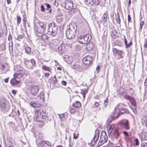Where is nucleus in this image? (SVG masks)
<instances>
[{
  "label": "nucleus",
  "mask_w": 147,
  "mask_h": 147,
  "mask_svg": "<svg viewBox=\"0 0 147 147\" xmlns=\"http://www.w3.org/2000/svg\"><path fill=\"white\" fill-rule=\"evenodd\" d=\"M44 111L40 109L36 110L34 116L35 120L38 122V124L41 126L44 125L45 117L43 116Z\"/></svg>",
  "instance_id": "f257e3e1"
},
{
  "label": "nucleus",
  "mask_w": 147,
  "mask_h": 147,
  "mask_svg": "<svg viewBox=\"0 0 147 147\" xmlns=\"http://www.w3.org/2000/svg\"><path fill=\"white\" fill-rule=\"evenodd\" d=\"M77 26L75 25L71 24L69 26V28L67 30L66 35L69 39L74 38L76 34Z\"/></svg>",
  "instance_id": "f03ea898"
},
{
  "label": "nucleus",
  "mask_w": 147,
  "mask_h": 147,
  "mask_svg": "<svg viewBox=\"0 0 147 147\" xmlns=\"http://www.w3.org/2000/svg\"><path fill=\"white\" fill-rule=\"evenodd\" d=\"M48 32L50 35L53 36H56L57 35L58 30V27L54 23H50L49 25Z\"/></svg>",
  "instance_id": "7ed1b4c3"
},
{
  "label": "nucleus",
  "mask_w": 147,
  "mask_h": 147,
  "mask_svg": "<svg viewBox=\"0 0 147 147\" xmlns=\"http://www.w3.org/2000/svg\"><path fill=\"white\" fill-rule=\"evenodd\" d=\"M126 109H119L118 108H115V111L112 113V114L113 115V117L115 118L113 120L116 118H117L119 117V116L120 113L123 114L125 112H126Z\"/></svg>",
  "instance_id": "20e7f679"
},
{
  "label": "nucleus",
  "mask_w": 147,
  "mask_h": 147,
  "mask_svg": "<svg viewBox=\"0 0 147 147\" xmlns=\"http://www.w3.org/2000/svg\"><path fill=\"white\" fill-rule=\"evenodd\" d=\"M108 137L105 131H102L101 133V136L99 141L98 145H101L106 142L108 140Z\"/></svg>",
  "instance_id": "39448f33"
},
{
  "label": "nucleus",
  "mask_w": 147,
  "mask_h": 147,
  "mask_svg": "<svg viewBox=\"0 0 147 147\" xmlns=\"http://www.w3.org/2000/svg\"><path fill=\"white\" fill-rule=\"evenodd\" d=\"M120 125H122L123 127L126 130H128L130 127L128 121L125 119H123L120 121L119 122Z\"/></svg>",
  "instance_id": "423d86ee"
},
{
  "label": "nucleus",
  "mask_w": 147,
  "mask_h": 147,
  "mask_svg": "<svg viewBox=\"0 0 147 147\" xmlns=\"http://www.w3.org/2000/svg\"><path fill=\"white\" fill-rule=\"evenodd\" d=\"M99 135V131L98 130H96L95 131L94 136L91 140V144L92 145L95 144L96 141L98 140Z\"/></svg>",
  "instance_id": "0eeeda50"
},
{
  "label": "nucleus",
  "mask_w": 147,
  "mask_h": 147,
  "mask_svg": "<svg viewBox=\"0 0 147 147\" xmlns=\"http://www.w3.org/2000/svg\"><path fill=\"white\" fill-rule=\"evenodd\" d=\"M82 61L84 64L89 65L92 62V59L90 56H87L83 59Z\"/></svg>",
  "instance_id": "6e6552de"
},
{
  "label": "nucleus",
  "mask_w": 147,
  "mask_h": 147,
  "mask_svg": "<svg viewBox=\"0 0 147 147\" xmlns=\"http://www.w3.org/2000/svg\"><path fill=\"white\" fill-rule=\"evenodd\" d=\"M31 93L33 96H36L39 91L38 87L37 86H32L30 89Z\"/></svg>",
  "instance_id": "1a4fd4ad"
},
{
  "label": "nucleus",
  "mask_w": 147,
  "mask_h": 147,
  "mask_svg": "<svg viewBox=\"0 0 147 147\" xmlns=\"http://www.w3.org/2000/svg\"><path fill=\"white\" fill-rule=\"evenodd\" d=\"M30 105L32 107L37 108L40 106V103L39 100H37L34 102H30Z\"/></svg>",
  "instance_id": "9d476101"
},
{
  "label": "nucleus",
  "mask_w": 147,
  "mask_h": 147,
  "mask_svg": "<svg viewBox=\"0 0 147 147\" xmlns=\"http://www.w3.org/2000/svg\"><path fill=\"white\" fill-rule=\"evenodd\" d=\"M73 3L72 2L67 1L66 2L65 7L67 9L69 10L73 8Z\"/></svg>",
  "instance_id": "9b49d317"
},
{
  "label": "nucleus",
  "mask_w": 147,
  "mask_h": 147,
  "mask_svg": "<svg viewBox=\"0 0 147 147\" xmlns=\"http://www.w3.org/2000/svg\"><path fill=\"white\" fill-rule=\"evenodd\" d=\"M20 81L19 79L14 77V78H12L10 81V83L12 85H16L19 83Z\"/></svg>",
  "instance_id": "f8f14e48"
},
{
  "label": "nucleus",
  "mask_w": 147,
  "mask_h": 147,
  "mask_svg": "<svg viewBox=\"0 0 147 147\" xmlns=\"http://www.w3.org/2000/svg\"><path fill=\"white\" fill-rule=\"evenodd\" d=\"M64 60L68 64H70L73 62V60L71 57L65 55L63 57Z\"/></svg>",
  "instance_id": "ddd939ff"
},
{
  "label": "nucleus",
  "mask_w": 147,
  "mask_h": 147,
  "mask_svg": "<svg viewBox=\"0 0 147 147\" xmlns=\"http://www.w3.org/2000/svg\"><path fill=\"white\" fill-rule=\"evenodd\" d=\"M114 128V125H109L107 127V130L109 135H110Z\"/></svg>",
  "instance_id": "4468645a"
},
{
  "label": "nucleus",
  "mask_w": 147,
  "mask_h": 147,
  "mask_svg": "<svg viewBox=\"0 0 147 147\" xmlns=\"http://www.w3.org/2000/svg\"><path fill=\"white\" fill-rule=\"evenodd\" d=\"M6 102L4 100H2L1 101L0 108L1 110L3 111L6 108Z\"/></svg>",
  "instance_id": "2eb2a0df"
},
{
  "label": "nucleus",
  "mask_w": 147,
  "mask_h": 147,
  "mask_svg": "<svg viewBox=\"0 0 147 147\" xmlns=\"http://www.w3.org/2000/svg\"><path fill=\"white\" fill-rule=\"evenodd\" d=\"M124 40L125 48H128L132 45V42L131 40L128 43H127L128 41L126 39L125 36L124 37Z\"/></svg>",
  "instance_id": "dca6fc26"
},
{
  "label": "nucleus",
  "mask_w": 147,
  "mask_h": 147,
  "mask_svg": "<svg viewBox=\"0 0 147 147\" xmlns=\"http://www.w3.org/2000/svg\"><path fill=\"white\" fill-rule=\"evenodd\" d=\"M113 51L114 52H115L116 53L118 54L120 57V58H122L123 56L122 55V51L118 49L115 48L113 49Z\"/></svg>",
  "instance_id": "f3484780"
},
{
  "label": "nucleus",
  "mask_w": 147,
  "mask_h": 147,
  "mask_svg": "<svg viewBox=\"0 0 147 147\" xmlns=\"http://www.w3.org/2000/svg\"><path fill=\"white\" fill-rule=\"evenodd\" d=\"M108 15L107 13L104 14L102 18V22L103 25L105 24L107 19Z\"/></svg>",
  "instance_id": "a211bd4d"
},
{
  "label": "nucleus",
  "mask_w": 147,
  "mask_h": 147,
  "mask_svg": "<svg viewBox=\"0 0 147 147\" xmlns=\"http://www.w3.org/2000/svg\"><path fill=\"white\" fill-rule=\"evenodd\" d=\"M78 40L79 42L81 43L86 44V41H85V40L84 36H78Z\"/></svg>",
  "instance_id": "6ab92c4d"
},
{
  "label": "nucleus",
  "mask_w": 147,
  "mask_h": 147,
  "mask_svg": "<svg viewBox=\"0 0 147 147\" xmlns=\"http://www.w3.org/2000/svg\"><path fill=\"white\" fill-rule=\"evenodd\" d=\"M85 41H86V44L90 41L91 39V35L89 34H86L84 36Z\"/></svg>",
  "instance_id": "aec40b11"
},
{
  "label": "nucleus",
  "mask_w": 147,
  "mask_h": 147,
  "mask_svg": "<svg viewBox=\"0 0 147 147\" xmlns=\"http://www.w3.org/2000/svg\"><path fill=\"white\" fill-rule=\"evenodd\" d=\"M93 47V44L91 42L87 44L86 49L88 51H90Z\"/></svg>",
  "instance_id": "412c9836"
},
{
  "label": "nucleus",
  "mask_w": 147,
  "mask_h": 147,
  "mask_svg": "<svg viewBox=\"0 0 147 147\" xmlns=\"http://www.w3.org/2000/svg\"><path fill=\"white\" fill-rule=\"evenodd\" d=\"M113 134L115 138H118L119 135L118 129H115L113 133Z\"/></svg>",
  "instance_id": "4be33fe9"
},
{
  "label": "nucleus",
  "mask_w": 147,
  "mask_h": 147,
  "mask_svg": "<svg viewBox=\"0 0 147 147\" xmlns=\"http://www.w3.org/2000/svg\"><path fill=\"white\" fill-rule=\"evenodd\" d=\"M45 30L46 29L42 28H41L38 27L37 28L36 30L38 33L40 34H42L44 32Z\"/></svg>",
  "instance_id": "5701e85b"
},
{
  "label": "nucleus",
  "mask_w": 147,
  "mask_h": 147,
  "mask_svg": "<svg viewBox=\"0 0 147 147\" xmlns=\"http://www.w3.org/2000/svg\"><path fill=\"white\" fill-rule=\"evenodd\" d=\"M73 106L76 108H79L81 106V103L80 102L76 101L73 103Z\"/></svg>",
  "instance_id": "b1692460"
},
{
  "label": "nucleus",
  "mask_w": 147,
  "mask_h": 147,
  "mask_svg": "<svg viewBox=\"0 0 147 147\" xmlns=\"http://www.w3.org/2000/svg\"><path fill=\"white\" fill-rule=\"evenodd\" d=\"M42 39L45 42H47L49 39V37L45 34H42L41 36Z\"/></svg>",
  "instance_id": "393cba45"
},
{
  "label": "nucleus",
  "mask_w": 147,
  "mask_h": 147,
  "mask_svg": "<svg viewBox=\"0 0 147 147\" xmlns=\"http://www.w3.org/2000/svg\"><path fill=\"white\" fill-rule=\"evenodd\" d=\"M88 91V90L87 89H85L81 90V93L83 95V96L84 98L85 97L86 94L87 93Z\"/></svg>",
  "instance_id": "a878e982"
},
{
  "label": "nucleus",
  "mask_w": 147,
  "mask_h": 147,
  "mask_svg": "<svg viewBox=\"0 0 147 147\" xmlns=\"http://www.w3.org/2000/svg\"><path fill=\"white\" fill-rule=\"evenodd\" d=\"M42 69L45 71H48L49 72L51 71V69L50 67H47L45 65H42Z\"/></svg>",
  "instance_id": "bb28decb"
},
{
  "label": "nucleus",
  "mask_w": 147,
  "mask_h": 147,
  "mask_svg": "<svg viewBox=\"0 0 147 147\" xmlns=\"http://www.w3.org/2000/svg\"><path fill=\"white\" fill-rule=\"evenodd\" d=\"M100 2V1L98 0H92V5H98Z\"/></svg>",
  "instance_id": "cd10ccee"
},
{
  "label": "nucleus",
  "mask_w": 147,
  "mask_h": 147,
  "mask_svg": "<svg viewBox=\"0 0 147 147\" xmlns=\"http://www.w3.org/2000/svg\"><path fill=\"white\" fill-rule=\"evenodd\" d=\"M72 67L73 69H76L77 70H78L79 69L80 66L79 65L75 64H74L72 66Z\"/></svg>",
  "instance_id": "c85d7f7f"
},
{
  "label": "nucleus",
  "mask_w": 147,
  "mask_h": 147,
  "mask_svg": "<svg viewBox=\"0 0 147 147\" xmlns=\"http://www.w3.org/2000/svg\"><path fill=\"white\" fill-rule=\"evenodd\" d=\"M143 139L147 140V132H145L143 133L142 135Z\"/></svg>",
  "instance_id": "c756f323"
},
{
  "label": "nucleus",
  "mask_w": 147,
  "mask_h": 147,
  "mask_svg": "<svg viewBox=\"0 0 147 147\" xmlns=\"http://www.w3.org/2000/svg\"><path fill=\"white\" fill-rule=\"evenodd\" d=\"M39 25V27L41 28H42L46 29V24H44L43 22H40Z\"/></svg>",
  "instance_id": "7c9ffc66"
},
{
  "label": "nucleus",
  "mask_w": 147,
  "mask_h": 147,
  "mask_svg": "<svg viewBox=\"0 0 147 147\" xmlns=\"http://www.w3.org/2000/svg\"><path fill=\"white\" fill-rule=\"evenodd\" d=\"M52 82L54 84H57L58 82V81L57 80L55 76L53 78H51Z\"/></svg>",
  "instance_id": "2f4dec72"
},
{
  "label": "nucleus",
  "mask_w": 147,
  "mask_h": 147,
  "mask_svg": "<svg viewBox=\"0 0 147 147\" xmlns=\"http://www.w3.org/2000/svg\"><path fill=\"white\" fill-rule=\"evenodd\" d=\"M45 147H50L51 144L50 143L46 141H43Z\"/></svg>",
  "instance_id": "473e14b6"
},
{
  "label": "nucleus",
  "mask_w": 147,
  "mask_h": 147,
  "mask_svg": "<svg viewBox=\"0 0 147 147\" xmlns=\"http://www.w3.org/2000/svg\"><path fill=\"white\" fill-rule=\"evenodd\" d=\"M13 76L15 77L16 78H17L19 80V79L22 77L21 75H20L19 73L16 72L13 75Z\"/></svg>",
  "instance_id": "72a5a7b5"
},
{
  "label": "nucleus",
  "mask_w": 147,
  "mask_h": 147,
  "mask_svg": "<svg viewBox=\"0 0 147 147\" xmlns=\"http://www.w3.org/2000/svg\"><path fill=\"white\" fill-rule=\"evenodd\" d=\"M86 4L88 5H92V0H84Z\"/></svg>",
  "instance_id": "f704fd0d"
},
{
  "label": "nucleus",
  "mask_w": 147,
  "mask_h": 147,
  "mask_svg": "<svg viewBox=\"0 0 147 147\" xmlns=\"http://www.w3.org/2000/svg\"><path fill=\"white\" fill-rule=\"evenodd\" d=\"M69 111L71 114H73L76 112V110L74 108L70 107L69 108Z\"/></svg>",
  "instance_id": "c9c22d12"
},
{
  "label": "nucleus",
  "mask_w": 147,
  "mask_h": 147,
  "mask_svg": "<svg viewBox=\"0 0 147 147\" xmlns=\"http://www.w3.org/2000/svg\"><path fill=\"white\" fill-rule=\"evenodd\" d=\"M7 65V63H1L0 64V68L1 69H5L6 68L5 66L6 65Z\"/></svg>",
  "instance_id": "e433bc0d"
},
{
  "label": "nucleus",
  "mask_w": 147,
  "mask_h": 147,
  "mask_svg": "<svg viewBox=\"0 0 147 147\" xmlns=\"http://www.w3.org/2000/svg\"><path fill=\"white\" fill-rule=\"evenodd\" d=\"M75 48L76 50L77 51H78L82 49V47L78 45H76Z\"/></svg>",
  "instance_id": "4c0bfd02"
},
{
  "label": "nucleus",
  "mask_w": 147,
  "mask_h": 147,
  "mask_svg": "<svg viewBox=\"0 0 147 147\" xmlns=\"http://www.w3.org/2000/svg\"><path fill=\"white\" fill-rule=\"evenodd\" d=\"M12 36L11 34H9V35L8 37V40H9V41H11V42L10 43H9V47L10 46V44H11V45H13V43H12Z\"/></svg>",
  "instance_id": "58836bf2"
},
{
  "label": "nucleus",
  "mask_w": 147,
  "mask_h": 147,
  "mask_svg": "<svg viewBox=\"0 0 147 147\" xmlns=\"http://www.w3.org/2000/svg\"><path fill=\"white\" fill-rule=\"evenodd\" d=\"M17 72L19 73L21 76H23L24 75L25 71L24 70H20V71H17Z\"/></svg>",
  "instance_id": "ea45409f"
},
{
  "label": "nucleus",
  "mask_w": 147,
  "mask_h": 147,
  "mask_svg": "<svg viewBox=\"0 0 147 147\" xmlns=\"http://www.w3.org/2000/svg\"><path fill=\"white\" fill-rule=\"evenodd\" d=\"M25 50L26 52L28 54H29L31 52L30 48L29 47H26Z\"/></svg>",
  "instance_id": "a19ab883"
},
{
  "label": "nucleus",
  "mask_w": 147,
  "mask_h": 147,
  "mask_svg": "<svg viewBox=\"0 0 147 147\" xmlns=\"http://www.w3.org/2000/svg\"><path fill=\"white\" fill-rule=\"evenodd\" d=\"M24 64L26 67H30V66L29 65V61L28 60H27L26 59H25L24 60Z\"/></svg>",
  "instance_id": "79ce46f5"
},
{
  "label": "nucleus",
  "mask_w": 147,
  "mask_h": 147,
  "mask_svg": "<svg viewBox=\"0 0 147 147\" xmlns=\"http://www.w3.org/2000/svg\"><path fill=\"white\" fill-rule=\"evenodd\" d=\"M26 16H23V24L24 26L26 27V22L27 21V20L26 18Z\"/></svg>",
  "instance_id": "37998d69"
},
{
  "label": "nucleus",
  "mask_w": 147,
  "mask_h": 147,
  "mask_svg": "<svg viewBox=\"0 0 147 147\" xmlns=\"http://www.w3.org/2000/svg\"><path fill=\"white\" fill-rule=\"evenodd\" d=\"M115 33H117V32L115 31V30H114L112 32L111 34V36H112V37L114 38H115L117 37V35L116 34H115Z\"/></svg>",
  "instance_id": "c03bdc74"
},
{
  "label": "nucleus",
  "mask_w": 147,
  "mask_h": 147,
  "mask_svg": "<svg viewBox=\"0 0 147 147\" xmlns=\"http://www.w3.org/2000/svg\"><path fill=\"white\" fill-rule=\"evenodd\" d=\"M108 100L107 98L105 100L104 103V106L105 107H106L108 105Z\"/></svg>",
  "instance_id": "a18cd8bd"
},
{
  "label": "nucleus",
  "mask_w": 147,
  "mask_h": 147,
  "mask_svg": "<svg viewBox=\"0 0 147 147\" xmlns=\"http://www.w3.org/2000/svg\"><path fill=\"white\" fill-rule=\"evenodd\" d=\"M39 97L41 99H42V100H43L44 99V93L43 92H41L39 95Z\"/></svg>",
  "instance_id": "49530a36"
},
{
  "label": "nucleus",
  "mask_w": 147,
  "mask_h": 147,
  "mask_svg": "<svg viewBox=\"0 0 147 147\" xmlns=\"http://www.w3.org/2000/svg\"><path fill=\"white\" fill-rule=\"evenodd\" d=\"M17 24L18 25L20 23V22L21 20V17L19 16H17Z\"/></svg>",
  "instance_id": "de8ad7c7"
},
{
  "label": "nucleus",
  "mask_w": 147,
  "mask_h": 147,
  "mask_svg": "<svg viewBox=\"0 0 147 147\" xmlns=\"http://www.w3.org/2000/svg\"><path fill=\"white\" fill-rule=\"evenodd\" d=\"M79 135L78 132L77 131H75L74 134V139H76Z\"/></svg>",
  "instance_id": "09e8293b"
},
{
  "label": "nucleus",
  "mask_w": 147,
  "mask_h": 147,
  "mask_svg": "<svg viewBox=\"0 0 147 147\" xmlns=\"http://www.w3.org/2000/svg\"><path fill=\"white\" fill-rule=\"evenodd\" d=\"M43 143V141L39 142L38 145V147H45L44 144Z\"/></svg>",
  "instance_id": "8fccbe9b"
},
{
  "label": "nucleus",
  "mask_w": 147,
  "mask_h": 147,
  "mask_svg": "<svg viewBox=\"0 0 147 147\" xmlns=\"http://www.w3.org/2000/svg\"><path fill=\"white\" fill-rule=\"evenodd\" d=\"M68 142L69 143V147H72L73 145V143L72 142L71 139V138L69 137V139L68 140Z\"/></svg>",
  "instance_id": "3c124183"
},
{
  "label": "nucleus",
  "mask_w": 147,
  "mask_h": 147,
  "mask_svg": "<svg viewBox=\"0 0 147 147\" xmlns=\"http://www.w3.org/2000/svg\"><path fill=\"white\" fill-rule=\"evenodd\" d=\"M23 36L24 35H19L18 36L17 39L19 41H20L22 39L23 37Z\"/></svg>",
  "instance_id": "603ef678"
},
{
  "label": "nucleus",
  "mask_w": 147,
  "mask_h": 147,
  "mask_svg": "<svg viewBox=\"0 0 147 147\" xmlns=\"http://www.w3.org/2000/svg\"><path fill=\"white\" fill-rule=\"evenodd\" d=\"M144 24V21H142L141 22L140 24L139 29L140 30H141L142 29V27Z\"/></svg>",
  "instance_id": "864d4df0"
},
{
  "label": "nucleus",
  "mask_w": 147,
  "mask_h": 147,
  "mask_svg": "<svg viewBox=\"0 0 147 147\" xmlns=\"http://www.w3.org/2000/svg\"><path fill=\"white\" fill-rule=\"evenodd\" d=\"M116 20L117 22L119 24H120L121 21L120 17L119 15H118L117 17L116 18Z\"/></svg>",
  "instance_id": "5fc2aeb1"
},
{
  "label": "nucleus",
  "mask_w": 147,
  "mask_h": 147,
  "mask_svg": "<svg viewBox=\"0 0 147 147\" xmlns=\"http://www.w3.org/2000/svg\"><path fill=\"white\" fill-rule=\"evenodd\" d=\"M58 50L59 51L63 52V51H64L63 50V47H62V45H61L60 46H59L58 48Z\"/></svg>",
  "instance_id": "6e6d98bb"
},
{
  "label": "nucleus",
  "mask_w": 147,
  "mask_h": 147,
  "mask_svg": "<svg viewBox=\"0 0 147 147\" xmlns=\"http://www.w3.org/2000/svg\"><path fill=\"white\" fill-rule=\"evenodd\" d=\"M135 144L136 146H138L139 145V142L138 139L137 138H136L135 140Z\"/></svg>",
  "instance_id": "4d7b16f0"
},
{
  "label": "nucleus",
  "mask_w": 147,
  "mask_h": 147,
  "mask_svg": "<svg viewBox=\"0 0 147 147\" xmlns=\"http://www.w3.org/2000/svg\"><path fill=\"white\" fill-rule=\"evenodd\" d=\"M123 134H124V135L126 137H128L129 136V135L128 134V133L126 131H123Z\"/></svg>",
  "instance_id": "13d9d810"
},
{
  "label": "nucleus",
  "mask_w": 147,
  "mask_h": 147,
  "mask_svg": "<svg viewBox=\"0 0 147 147\" xmlns=\"http://www.w3.org/2000/svg\"><path fill=\"white\" fill-rule=\"evenodd\" d=\"M30 62L33 66H35V61L34 59H31Z\"/></svg>",
  "instance_id": "bf43d9fd"
},
{
  "label": "nucleus",
  "mask_w": 147,
  "mask_h": 147,
  "mask_svg": "<svg viewBox=\"0 0 147 147\" xmlns=\"http://www.w3.org/2000/svg\"><path fill=\"white\" fill-rule=\"evenodd\" d=\"M131 103L132 105L134 107V108L136 109V104L135 102V101H133L132 102H131Z\"/></svg>",
  "instance_id": "052dcab7"
},
{
  "label": "nucleus",
  "mask_w": 147,
  "mask_h": 147,
  "mask_svg": "<svg viewBox=\"0 0 147 147\" xmlns=\"http://www.w3.org/2000/svg\"><path fill=\"white\" fill-rule=\"evenodd\" d=\"M124 98L125 99H127V100H130L131 98V97H130V96H127V95L125 96H124Z\"/></svg>",
  "instance_id": "680f3d73"
},
{
  "label": "nucleus",
  "mask_w": 147,
  "mask_h": 147,
  "mask_svg": "<svg viewBox=\"0 0 147 147\" xmlns=\"http://www.w3.org/2000/svg\"><path fill=\"white\" fill-rule=\"evenodd\" d=\"M131 19V17H130V16L129 14H128V24L130 22Z\"/></svg>",
  "instance_id": "e2e57ef3"
},
{
  "label": "nucleus",
  "mask_w": 147,
  "mask_h": 147,
  "mask_svg": "<svg viewBox=\"0 0 147 147\" xmlns=\"http://www.w3.org/2000/svg\"><path fill=\"white\" fill-rule=\"evenodd\" d=\"M40 7L41 11H45V9L44 6L43 5H41Z\"/></svg>",
  "instance_id": "0e129e2a"
},
{
  "label": "nucleus",
  "mask_w": 147,
  "mask_h": 147,
  "mask_svg": "<svg viewBox=\"0 0 147 147\" xmlns=\"http://www.w3.org/2000/svg\"><path fill=\"white\" fill-rule=\"evenodd\" d=\"M142 147H147V143H143L142 145Z\"/></svg>",
  "instance_id": "69168bd1"
},
{
  "label": "nucleus",
  "mask_w": 147,
  "mask_h": 147,
  "mask_svg": "<svg viewBox=\"0 0 147 147\" xmlns=\"http://www.w3.org/2000/svg\"><path fill=\"white\" fill-rule=\"evenodd\" d=\"M45 5H46V7L47 8V9L48 10V9L51 8V6L49 4H46Z\"/></svg>",
  "instance_id": "338daca9"
},
{
  "label": "nucleus",
  "mask_w": 147,
  "mask_h": 147,
  "mask_svg": "<svg viewBox=\"0 0 147 147\" xmlns=\"http://www.w3.org/2000/svg\"><path fill=\"white\" fill-rule=\"evenodd\" d=\"M144 84L145 86H147V78L145 79L144 82Z\"/></svg>",
  "instance_id": "774afa93"
}]
</instances>
